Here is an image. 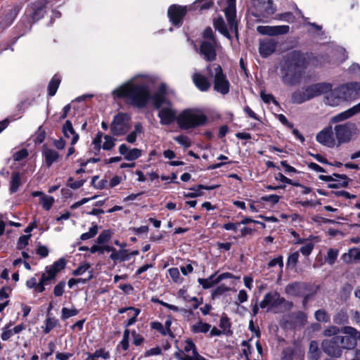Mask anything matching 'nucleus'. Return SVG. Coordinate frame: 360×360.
I'll return each instance as SVG.
<instances>
[{
    "label": "nucleus",
    "mask_w": 360,
    "mask_h": 360,
    "mask_svg": "<svg viewBox=\"0 0 360 360\" xmlns=\"http://www.w3.org/2000/svg\"><path fill=\"white\" fill-rule=\"evenodd\" d=\"M217 186H210V187H205L204 186H198V187L196 188H193L191 190L194 191L195 192L194 193H188L186 195V197H189V198H195L196 196H198L200 195V194L198 193L200 191V189H206V190H212V189H214L215 188H217Z\"/></svg>",
    "instance_id": "obj_50"
},
{
    "label": "nucleus",
    "mask_w": 360,
    "mask_h": 360,
    "mask_svg": "<svg viewBox=\"0 0 360 360\" xmlns=\"http://www.w3.org/2000/svg\"><path fill=\"white\" fill-rule=\"evenodd\" d=\"M229 290H231L229 287L226 286L224 284H221L213 290L212 297H219Z\"/></svg>",
    "instance_id": "obj_51"
},
{
    "label": "nucleus",
    "mask_w": 360,
    "mask_h": 360,
    "mask_svg": "<svg viewBox=\"0 0 360 360\" xmlns=\"http://www.w3.org/2000/svg\"><path fill=\"white\" fill-rule=\"evenodd\" d=\"M359 248H350L347 252L342 255L341 259L346 264H351L359 261Z\"/></svg>",
    "instance_id": "obj_28"
},
{
    "label": "nucleus",
    "mask_w": 360,
    "mask_h": 360,
    "mask_svg": "<svg viewBox=\"0 0 360 360\" xmlns=\"http://www.w3.org/2000/svg\"><path fill=\"white\" fill-rule=\"evenodd\" d=\"M360 112V102L351 108L342 112L331 118V122L334 123L346 120L356 114Z\"/></svg>",
    "instance_id": "obj_22"
},
{
    "label": "nucleus",
    "mask_w": 360,
    "mask_h": 360,
    "mask_svg": "<svg viewBox=\"0 0 360 360\" xmlns=\"http://www.w3.org/2000/svg\"><path fill=\"white\" fill-rule=\"evenodd\" d=\"M90 267V265L88 263H84L81 264L78 268L73 271L72 274L74 276H80L82 275L85 271H86Z\"/></svg>",
    "instance_id": "obj_54"
},
{
    "label": "nucleus",
    "mask_w": 360,
    "mask_h": 360,
    "mask_svg": "<svg viewBox=\"0 0 360 360\" xmlns=\"http://www.w3.org/2000/svg\"><path fill=\"white\" fill-rule=\"evenodd\" d=\"M211 326L208 323L198 321L191 326V330L195 333H205L210 330Z\"/></svg>",
    "instance_id": "obj_34"
},
{
    "label": "nucleus",
    "mask_w": 360,
    "mask_h": 360,
    "mask_svg": "<svg viewBox=\"0 0 360 360\" xmlns=\"http://www.w3.org/2000/svg\"><path fill=\"white\" fill-rule=\"evenodd\" d=\"M30 237V236H20L18 241L17 248L19 250H22L24 248H25V246L28 244V240H29Z\"/></svg>",
    "instance_id": "obj_58"
},
{
    "label": "nucleus",
    "mask_w": 360,
    "mask_h": 360,
    "mask_svg": "<svg viewBox=\"0 0 360 360\" xmlns=\"http://www.w3.org/2000/svg\"><path fill=\"white\" fill-rule=\"evenodd\" d=\"M119 153L128 161H133L138 159L142 155V150L139 148H130L126 144H121L119 146Z\"/></svg>",
    "instance_id": "obj_20"
},
{
    "label": "nucleus",
    "mask_w": 360,
    "mask_h": 360,
    "mask_svg": "<svg viewBox=\"0 0 360 360\" xmlns=\"http://www.w3.org/2000/svg\"><path fill=\"white\" fill-rule=\"evenodd\" d=\"M195 85L202 91H207L210 87V82L207 77L199 72H195L192 77Z\"/></svg>",
    "instance_id": "obj_24"
},
{
    "label": "nucleus",
    "mask_w": 360,
    "mask_h": 360,
    "mask_svg": "<svg viewBox=\"0 0 360 360\" xmlns=\"http://www.w3.org/2000/svg\"><path fill=\"white\" fill-rule=\"evenodd\" d=\"M299 255V252L297 251L290 254L288 256L286 262V265L288 268H294L296 266L297 262L298 261Z\"/></svg>",
    "instance_id": "obj_47"
},
{
    "label": "nucleus",
    "mask_w": 360,
    "mask_h": 360,
    "mask_svg": "<svg viewBox=\"0 0 360 360\" xmlns=\"http://www.w3.org/2000/svg\"><path fill=\"white\" fill-rule=\"evenodd\" d=\"M98 227L96 224L93 225L89 230L88 232L84 233L81 235L80 239L82 240H86L94 238L98 233Z\"/></svg>",
    "instance_id": "obj_41"
},
{
    "label": "nucleus",
    "mask_w": 360,
    "mask_h": 360,
    "mask_svg": "<svg viewBox=\"0 0 360 360\" xmlns=\"http://www.w3.org/2000/svg\"><path fill=\"white\" fill-rule=\"evenodd\" d=\"M228 24H229V28L226 27V26L225 25V22L221 17L217 18L214 20V28L217 30H218L221 34L225 36L226 37L230 38L229 32H233L237 35L238 29L236 30V32L234 31L233 30H231L229 22H228Z\"/></svg>",
    "instance_id": "obj_25"
},
{
    "label": "nucleus",
    "mask_w": 360,
    "mask_h": 360,
    "mask_svg": "<svg viewBox=\"0 0 360 360\" xmlns=\"http://www.w3.org/2000/svg\"><path fill=\"white\" fill-rule=\"evenodd\" d=\"M330 89H332V85L330 83L326 82L310 85L305 88L306 94L307 95V98L309 101L321 94L327 93L330 90Z\"/></svg>",
    "instance_id": "obj_13"
},
{
    "label": "nucleus",
    "mask_w": 360,
    "mask_h": 360,
    "mask_svg": "<svg viewBox=\"0 0 360 360\" xmlns=\"http://www.w3.org/2000/svg\"><path fill=\"white\" fill-rule=\"evenodd\" d=\"M60 83V78L57 75L53 76V77L50 81V82L49 84V86H48L49 94L51 96H53L56 94V93L58 89Z\"/></svg>",
    "instance_id": "obj_35"
},
{
    "label": "nucleus",
    "mask_w": 360,
    "mask_h": 360,
    "mask_svg": "<svg viewBox=\"0 0 360 360\" xmlns=\"http://www.w3.org/2000/svg\"><path fill=\"white\" fill-rule=\"evenodd\" d=\"M19 11L20 8L18 6H15L6 14V19L9 21V24H11L13 22Z\"/></svg>",
    "instance_id": "obj_52"
},
{
    "label": "nucleus",
    "mask_w": 360,
    "mask_h": 360,
    "mask_svg": "<svg viewBox=\"0 0 360 360\" xmlns=\"http://www.w3.org/2000/svg\"><path fill=\"white\" fill-rule=\"evenodd\" d=\"M153 77L140 74L116 88L112 91L115 98H125L128 103L138 108L144 107L151 99L154 106L159 109L158 117L160 124L168 125L176 118V112L171 103L165 98V86H161L159 91L150 95V87L154 83Z\"/></svg>",
    "instance_id": "obj_1"
},
{
    "label": "nucleus",
    "mask_w": 360,
    "mask_h": 360,
    "mask_svg": "<svg viewBox=\"0 0 360 360\" xmlns=\"http://www.w3.org/2000/svg\"><path fill=\"white\" fill-rule=\"evenodd\" d=\"M339 329L336 326H329L323 331V335L330 337L336 335Z\"/></svg>",
    "instance_id": "obj_63"
},
{
    "label": "nucleus",
    "mask_w": 360,
    "mask_h": 360,
    "mask_svg": "<svg viewBox=\"0 0 360 360\" xmlns=\"http://www.w3.org/2000/svg\"><path fill=\"white\" fill-rule=\"evenodd\" d=\"M11 326L12 323L10 322L2 329V333L1 334V338L2 340L7 341L14 335L12 329L11 328Z\"/></svg>",
    "instance_id": "obj_40"
},
{
    "label": "nucleus",
    "mask_w": 360,
    "mask_h": 360,
    "mask_svg": "<svg viewBox=\"0 0 360 360\" xmlns=\"http://www.w3.org/2000/svg\"><path fill=\"white\" fill-rule=\"evenodd\" d=\"M51 283L47 280L45 276H41V279L39 283H37V286H35L36 291L39 292H42L45 290V285H49Z\"/></svg>",
    "instance_id": "obj_53"
},
{
    "label": "nucleus",
    "mask_w": 360,
    "mask_h": 360,
    "mask_svg": "<svg viewBox=\"0 0 360 360\" xmlns=\"http://www.w3.org/2000/svg\"><path fill=\"white\" fill-rule=\"evenodd\" d=\"M20 177L18 173L13 174L11 180V191L12 193H15L17 191L18 187L20 186Z\"/></svg>",
    "instance_id": "obj_42"
},
{
    "label": "nucleus",
    "mask_w": 360,
    "mask_h": 360,
    "mask_svg": "<svg viewBox=\"0 0 360 360\" xmlns=\"http://www.w3.org/2000/svg\"><path fill=\"white\" fill-rule=\"evenodd\" d=\"M340 342H336L335 337L333 340H325L322 342V348L323 351L330 356L339 357L342 354L341 347L339 346Z\"/></svg>",
    "instance_id": "obj_17"
},
{
    "label": "nucleus",
    "mask_w": 360,
    "mask_h": 360,
    "mask_svg": "<svg viewBox=\"0 0 360 360\" xmlns=\"http://www.w3.org/2000/svg\"><path fill=\"white\" fill-rule=\"evenodd\" d=\"M65 260L63 258L56 261L52 265L47 266L45 269V272L41 276H45L47 280L51 283L52 280L55 279L56 274L63 269L65 266Z\"/></svg>",
    "instance_id": "obj_16"
},
{
    "label": "nucleus",
    "mask_w": 360,
    "mask_h": 360,
    "mask_svg": "<svg viewBox=\"0 0 360 360\" xmlns=\"http://www.w3.org/2000/svg\"><path fill=\"white\" fill-rule=\"evenodd\" d=\"M203 40L202 41H211V40H216L214 37H213V32L212 28L207 27L202 34Z\"/></svg>",
    "instance_id": "obj_61"
},
{
    "label": "nucleus",
    "mask_w": 360,
    "mask_h": 360,
    "mask_svg": "<svg viewBox=\"0 0 360 360\" xmlns=\"http://www.w3.org/2000/svg\"><path fill=\"white\" fill-rule=\"evenodd\" d=\"M42 207L46 210H49L54 202V198L52 196L43 195L41 198Z\"/></svg>",
    "instance_id": "obj_48"
},
{
    "label": "nucleus",
    "mask_w": 360,
    "mask_h": 360,
    "mask_svg": "<svg viewBox=\"0 0 360 360\" xmlns=\"http://www.w3.org/2000/svg\"><path fill=\"white\" fill-rule=\"evenodd\" d=\"M339 90L337 88L329 90L325 96V103L330 106H338L342 102Z\"/></svg>",
    "instance_id": "obj_23"
},
{
    "label": "nucleus",
    "mask_w": 360,
    "mask_h": 360,
    "mask_svg": "<svg viewBox=\"0 0 360 360\" xmlns=\"http://www.w3.org/2000/svg\"><path fill=\"white\" fill-rule=\"evenodd\" d=\"M207 70L209 75L214 78V89L223 95L227 94L229 92L230 83L223 73L221 67L218 64H212L207 67Z\"/></svg>",
    "instance_id": "obj_4"
},
{
    "label": "nucleus",
    "mask_w": 360,
    "mask_h": 360,
    "mask_svg": "<svg viewBox=\"0 0 360 360\" xmlns=\"http://www.w3.org/2000/svg\"><path fill=\"white\" fill-rule=\"evenodd\" d=\"M63 133L65 137L69 139L72 136L71 145H75L78 139L79 135L75 132L73 129L72 122L70 120H67L63 127Z\"/></svg>",
    "instance_id": "obj_26"
},
{
    "label": "nucleus",
    "mask_w": 360,
    "mask_h": 360,
    "mask_svg": "<svg viewBox=\"0 0 360 360\" xmlns=\"http://www.w3.org/2000/svg\"><path fill=\"white\" fill-rule=\"evenodd\" d=\"M175 356L178 360H207L198 353L196 346L190 340L185 342L184 351L176 353Z\"/></svg>",
    "instance_id": "obj_7"
},
{
    "label": "nucleus",
    "mask_w": 360,
    "mask_h": 360,
    "mask_svg": "<svg viewBox=\"0 0 360 360\" xmlns=\"http://www.w3.org/2000/svg\"><path fill=\"white\" fill-rule=\"evenodd\" d=\"M316 139L319 143L328 148L338 146V141L331 127H326L319 131Z\"/></svg>",
    "instance_id": "obj_10"
},
{
    "label": "nucleus",
    "mask_w": 360,
    "mask_h": 360,
    "mask_svg": "<svg viewBox=\"0 0 360 360\" xmlns=\"http://www.w3.org/2000/svg\"><path fill=\"white\" fill-rule=\"evenodd\" d=\"M307 95L306 94L305 88H304L301 90H297L292 94V101L294 103H297V104L302 103L308 101L307 98Z\"/></svg>",
    "instance_id": "obj_32"
},
{
    "label": "nucleus",
    "mask_w": 360,
    "mask_h": 360,
    "mask_svg": "<svg viewBox=\"0 0 360 360\" xmlns=\"http://www.w3.org/2000/svg\"><path fill=\"white\" fill-rule=\"evenodd\" d=\"M198 281L204 289L210 288L219 283V281H217L216 274L210 276L207 278H198Z\"/></svg>",
    "instance_id": "obj_33"
},
{
    "label": "nucleus",
    "mask_w": 360,
    "mask_h": 360,
    "mask_svg": "<svg viewBox=\"0 0 360 360\" xmlns=\"http://www.w3.org/2000/svg\"><path fill=\"white\" fill-rule=\"evenodd\" d=\"M345 336H335L336 342H340L341 348L351 349L357 345L360 340V331L351 326H345L342 329Z\"/></svg>",
    "instance_id": "obj_6"
},
{
    "label": "nucleus",
    "mask_w": 360,
    "mask_h": 360,
    "mask_svg": "<svg viewBox=\"0 0 360 360\" xmlns=\"http://www.w3.org/2000/svg\"><path fill=\"white\" fill-rule=\"evenodd\" d=\"M304 61V56L298 51H291L285 56L281 68L282 80L285 84L295 85L300 82Z\"/></svg>",
    "instance_id": "obj_2"
},
{
    "label": "nucleus",
    "mask_w": 360,
    "mask_h": 360,
    "mask_svg": "<svg viewBox=\"0 0 360 360\" xmlns=\"http://www.w3.org/2000/svg\"><path fill=\"white\" fill-rule=\"evenodd\" d=\"M243 348V353L245 355V360L248 359V356L251 354V347L249 343L246 341H243L242 343Z\"/></svg>",
    "instance_id": "obj_64"
},
{
    "label": "nucleus",
    "mask_w": 360,
    "mask_h": 360,
    "mask_svg": "<svg viewBox=\"0 0 360 360\" xmlns=\"http://www.w3.org/2000/svg\"><path fill=\"white\" fill-rule=\"evenodd\" d=\"M115 141L116 139L110 136L105 135L104 136V142L102 146L103 149L106 150H111L115 146Z\"/></svg>",
    "instance_id": "obj_44"
},
{
    "label": "nucleus",
    "mask_w": 360,
    "mask_h": 360,
    "mask_svg": "<svg viewBox=\"0 0 360 360\" xmlns=\"http://www.w3.org/2000/svg\"><path fill=\"white\" fill-rule=\"evenodd\" d=\"M277 43L274 39H266L259 41V53L263 58L271 56L276 50Z\"/></svg>",
    "instance_id": "obj_19"
},
{
    "label": "nucleus",
    "mask_w": 360,
    "mask_h": 360,
    "mask_svg": "<svg viewBox=\"0 0 360 360\" xmlns=\"http://www.w3.org/2000/svg\"><path fill=\"white\" fill-rule=\"evenodd\" d=\"M93 354L96 358H102L103 359H108L110 358V353L103 349L96 350Z\"/></svg>",
    "instance_id": "obj_56"
},
{
    "label": "nucleus",
    "mask_w": 360,
    "mask_h": 360,
    "mask_svg": "<svg viewBox=\"0 0 360 360\" xmlns=\"http://www.w3.org/2000/svg\"><path fill=\"white\" fill-rule=\"evenodd\" d=\"M319 178L329 183L330 188H336L347 185L346 176L340 174H333V176H323L321 175Z\"/></svg>",
    "instance_id": "obj_21"
},
{
    "label": "nucleus",
    "mask_w": 360,
    "mask_h": 360,
    "mask_svg": "<svg viewBox=\"0 0 360 360\" xmlns=\"http://www.w3.org/2000/svg\"><path fill=\"white\" fill-rule=\"evenodd\" d=\"M302 285L300 283H293L285 287V292L290 295H297L300 292Z\"/></svg>",
    "instance_id": "obj_37"
},
{
    "label": "nucleus",
    "mask_w": 360,
    "mask_h": 360,
    "mask_svg": "<svg viewBox=\"0 0 360 360\" xmlns=\"http://www.w3.org/2000/svg\"><path fill=\"white\" fill-rule=\"evenodd\" d=\"M143 132V128L140 123H137L134 126V129L126 137V141L129 143H134L139 134Z\"/></svg>",
    "instance_id": "obj_31"
},
{
    "label": "nucleus",
    "mask_w": 360,
    "mask_h": 360,
    "mask_svg": "<svg viewBox=\"0 0 360 360\" xmlns=\"http://www.w3.org/2000/svg\"><path fill=\"white\" fill-rule=\"evenodd\" d=\"M58 324V320L54 318L49 317L46 320L45 328L44 332L45 333H49L53 328H55Z\"/></svg>",
    "instance_id": "obj_49"
},
{
    "label": "nucleus",
    "mask_w": 360,
    "mask_h": 360,
    "mask_svg": "<svg viewBox=\"0 0 360 360\" xmlns=\"http://www.w3.org/2000/svg\"><path fill=\"white\" fill-rule=\"evenodd\" d=\"M65 282L61 281L58 283L55 287L53 290V293L56 296L59 297L61 296L64 292Z\"/></svg>",
    "instance_id": "obj_60"
},
{
    "label": "nucleus",
    "mask_w": 360,
    "mask_h": 360,
    "mask_svg": "<svg viewBox=\"0 0 360 360\" xmlns=\"http://www.w3.org/2000/svg\"><path fill=\"white\" fill-rule=\"evenodd\" d=\"M110 258L115 262L117 260L124 262L129 259V255L127 250L117 251L116 249H115L114 252L110 255Z\"/></svg>",
    "instance_id": "obj_30"
},
{
    "label": "nucleus",
    "mask_w": 360,
    "mask_h": 360,
    "mask_svg": "<svg viewBox=\"0 0 360 360\" xmlns=\"http://www.w3.org/2000/svg\"><path fill=\"white\" fill-rule=\"evenodd\" d=\"M129 128V117L125 114H118L111 124V131L114 135L124 134Z\"/></svg>",
    "instance_id": "obj_9"
},
{
    "label": "nucleus",
    "mask_w": 360,
    "mask_h": 360,
    "mask_svg": "<svg viewBox=\"0 0 360 360\" xmlns=\"http://www.w3.org/2000/svg\"><path fill=\"white\" fill-rule=\"evenodd\" d=\"M338 89L342 102L355 99L360 95V82H349Z\"/></svg>",
    "instance_id": "obj_8"
},
{
    "label": "nucleus",
    "mask_w": 360,
    "mask_h": 360,
    "mask_svg": "<svg viewBox=\"0 0 360 360\" xmlns=\"http://www.w3.org/2000/svg\"><path fill=\"white\" fill-rule=\"evenodd\" d=\"M321 352L319 349V344L316 341H311L309 345L308 358L310 360H319Z\"/></svg>",
    "instance_id": "obj_29"
},
{
    "label": "nucleus",
    "mask_w": 360,
    "mask_h": 360,
    "mask_svg": "<svg viewBox=\"0 0 360 360\" xmlns=\"http://www.w3.org/2000/svg\"><path fill=\"white\" fill-rule=\"evenodd\" d=\"M315 318L316 321L319 322H328L330 320V316L323 309H319L315 312Z\"/></svg>",
    "instance_id": "obj_46"
},
{
    "label": "nucleus",
    "mask_w": 360,
    "mask_h": 360,
    "mask_svg": "<svg viewBox=\"0 0 360 360\" xmlns=\"http://www.w3.org/2000/svg\"><path fill=\"white\" fill-rule=\"evenodd\" d=\"M293 353V350L290 347L284 349L282 352L281 360H292Z\"/></svg>",
    "instance_id": "obj_57"
},
{
    "label": "nucleus",
    "mask_w": 360,
    "mask_h": 360,
    "mask_svg": "<svg viewBox=\"0 0 360 360\" xmlns=\"http://www.w3.org/2000/svg\"><path fill=\"white\" fill-rule=\"evenodd\" d=\"M186 13V7L171 6L168 9V16L170 21L174 25H179Z\"/></svg>",
    "instance_id": "obj_18"
},
{
    "label": "nucleus",
    "mask_w": 360,
    "mask_h": 360,
    "mask_svg": "<svg viewBox=\"0 0 360 360\" xmlns=\"http://www.w3.org/2000/svg\"><path fill=\"white\" fill-rule=\"evenodd\" d=\"M28 155V152L26 149H22L13 154V160L15 161H20L25 158Z\"/></svg>",
    "instance_id": "obj_59"
},
{
    "label": "nucleus",
    "mask_w": 360,
    "mask_h": 360,
    "mask_svg": "<svg viewBox=\"0 0 360 360\" xmlns=\"http://www.w3.org/2000/svg\"><path fill=\"white\" fill-rule=\"evenodd\" d=\"M176 121L181 129L187 130L205 124L207 117L198 109H188L181 112Z\"/></svg>",
    "instance_id": "obj_3"
},
{
    "label": "nucleus",
    "mask_w": 360,
    "mask_h": 360,
    "mask_svg": "<svg viewBox=\"0 0 360 360\" xmlns=\"http://www.w3.org/2000/svg\"><path fill=\"white\" fill-rule=\"evenodd\" d=\"M174 140L183 147L187 148L191 145L190 139L185 135H179L174 137Z\"/></svg>",
    "instance_id": "obj_45"
},
{
    "label": "nucleus",
    "mask_w": 360,
    "mask_h": 360,
    "mask_svg": "<svg viewBox=\"0 0 360 360\" xmlns=\"http://www.w3.org/2000/svg\"><path fill=\"white\" fill-rule=\"evenodd\" d=\"M79 313V311L75 307L68 309L63 307L61 310V319L66 320L70 317L76 316Z\"/></svg>",
    "instance_id": "obj_39"
},
{
    "label": "nucleus",
    "mask_w": 360,
    "mask_h": 360,
    "mask_svg": "<svg viewBox=\"0 0 360 360\" xmlns=\"http://www.w3.org/2000/svg\"><path fill=\"white\" fill-rule=\"evenodd\" d=\"M300 243L303 244L302 246L300 249V252L304 256H309L311 253V252L314 248V244L311 241H309V240H306L304 242L300 241Z\"/></svg>",
    "instance_id": "obj_38"
},
{
    "label": "nucleus",
    "mask_w": 360,
    "mask_h": 360,
    "mask_svg": "<svg viewBox=\"0 0 360 360\" xmlns=\"http://www.w3.org/2000/svg\"><path fill=\"white\" fill-rule=\"evenodd\" d=\"M284 299L277 292L272 291L264 295V299L259 303V307L262 309H267V311H270L273 308L281 305Z\"/></svg>",
    "instance_id": "obj_12"
},
{
    "label": "nucleus",
    "mask_w": 360,
    "mask_h": 360,
    "mask_svg": "<svg viewBox=\"0 0 360 360\" xmlns=\"http://www.w3.org/2000/svg\"><path fill=\"white\" fill-rule=\"evenodd\" d=\"M258 33L262 35L276 36L286 34L289 32V26L288 25H259L257 27Z\"/></svg>",
    "instance_id": "obj_15"
},
{
    "label": "nucleus",
    "mask_w": 360,
    "mask_h": 360,
    "mask_svg": "<svg viewBox=\"0 0 360 360\" xmlns=\"http://www.w3.org/2000/svg\"><path fill=\"white\" fill-rule=\"evenodd\" d=\"M334 131L338 141V146L356 139L360 134L356 124L353 122L336 125L334 128Z\"/></svg>",
    "instance_id": "obj_5"
},
{
    "label": "nucleus",
    "mask_w": 360,
    "mask_h": 360,
    "mask_svg": "<svg viewBox=\"0 0 360 360\" xmlns=\"http://www.w3.org/2000/svg\"><path fill=\"white\" fill-rule=\"evenodd\" d=\"M170 277L174 282H178L179 279V271L177 268H171L168 270Z\"/></svg>",
    "instance_id": "obj_62"
},
{
    "label": "nucleus",
    "mask_w": 360,
    "mask_h": 360,
    "mask_svg": "<svg viewBox=\"0 0 360 360\" xmlns=\"http://www.w3.org/2000/svg\"><path fill=\"white\" fill-rule=\"evenodd\" d=\"M129 331L128 330H125L123 334L122 340L120 342V345L124 350H127L129 348Z\"/></svg>",
    "instance_id": "obj_55"
},
{
    "label": "nucleus",
    "mask_w": 360,
    "mask_h": 360,
    "mask_svg": "<svg viewBox=\"0 0 360 360\" xmlns=\"http://www.w3.org/2000/svg\"><path fill=\"white\" fill-rule=\"evenodd\" d=\"M216 40L202 41L200 48V53L207 61H213L217 57Z\"/></svg>",
    "instance_id": "obj_11"
},
{
    "label": "nucleus",
    "mask_w": 360,
    "mask_h": 360,
    "mask_svg": "<svg viewBox=\"0 0 360 360\" xmlns=\"http://www.w3.org/2000/svg\"><path fill=\"white\" fill-rule=\"evenodd\" d=\"M42 154L45 158L46 165L49 167H51L53 162L58 161L60 157L56 150L45 146L43 148Z\"/></svg>",
    "instance_id": "obj_27"
},
{
    "label": "nucleus",
    "mask_w": 360,
    "mask_h": 360,
    "mask_svg": "<svg viewBox=\"0 0 360 360\" xmlns=\"http://www.w3.org/2000/svg\"><path fill=\"white\" fill-rule=\"evenodd\" d=\"M226 6L224 8L225 15L227 21L229 22L231 30L236 32L237 21H236V0H225Z\"/></svg>",
    "instance_id": "obj_14"
},
{
    "label": "nucleus",
    "mask_w": 360,
    "mask_h": 360,
    "mask_svg": "<svg viewBox=\"0 0 360 360\" xmlns=\"http://www.w3.org/2000/svg\"><path fill=\"white\" fill-rule=\"evenodd\" d=\"M338 255H339L338 250L334 249V248H330L327 251V254L325 257V260L328 264L333 265L337 260Z\"/></svg>",
    "instance_id": "obj_36"
},
{
    "label": "nucleus",
    "mask_w": 360,
    "mask_h": 360,
    "mask_svg": "<svg viewBox=\"0 0 360 360\" xmlns=\"http://www.w3.org/2000/svg\"><path fill=\"white\" fill-rule=\"evenodd\" d=\"M112 233L109 230H105L102 231L96 239L98 244L102 245L107 243L111 238Z\"/></svg>",
    "instance_id": "obj_43"
}]
</instances>
